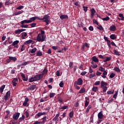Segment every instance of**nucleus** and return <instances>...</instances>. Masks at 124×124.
<instances>
[{
  "label": "nucleus",
  "instance_id": "nucleus-20",
  "mask_svg": "<svg viewBox=\"0 0 124 124\" xmlns=\"http://www.w3.org/2000/svg\"><path fill=\"white\" fill-rule=\"evenodd\" d=\"M24 11H19L18 12H16L13 14V16H17V15H20V14H22Z\"/></svg>",
  "mask_w": 124,
  "mask_h": 124
},
{
  "label": "nucleus",
  "instance_id": "nucleus-29",
  "mask_svg": "<svg viewBox=\"0 0 124 124\" xmlns=\"http://www.w3.org/2000/svg\"><path fill=\"white\" fill-rule=\"evenodd\" d=\"M60 117V114H57L55 117L53 119L52 121H53L54 122L57 121V120H58V118H59Z\"/></svg>",
  "mask_w": 124,
  "mask_h": 124
},
{
  "label": "nucleus",
  "instance_id": "nucleus-13",
  "mask_svg": "<svg viewBox=\"0 0 124 124\" xmlns=\"http://www.w3.org/2000/svg\"><path fill=\"white\" fill-rule=\"evenodd\" d=\"M116 30V26L114 25H112L109 28V31H115Z\"/></svg>",
  "mask_w": 124,
  "mask_h": 124
},
{
  "label": "nucleus",
  "instance_id": "nucleus-9",
  "mask_svg": "<svg viewBox=\"0 0 124 124\" xmlns=\"http://www.w3.org/2000/svg\"><path fill=\"white\" fill-rule=\"evenodd\" d=\"M17 82H18V78H14L12 81V85H14V87H16V86H17Z\"/></svg>",
  "mask_w": 124,
  "mask_h": 124
},
{
  "label": "nucleus",
  "instance_id": "nucleus-37",
  "mask_svg": "<svg viewBox=\"0 0 124 124\" xmlns=\"http://www.w3.org/2000/svg\"><path fill=\"white\" fill-rule=\"evenodd\" d=\"M102 89H103V93H106V91L108 90V87H107V86H105V87H102Z\"/></svg>",
  "mask_w": 124,
  "mask_h": 124
},
{
  "label": "nucleus",
  "instance_id": "nucleus-61",
  "mask_svg": "<svg viewBox=\"0 0 124 124\" xmlns=\"http://www.w3.org/2000/svg\"><path fill=\"white\" fill-rule=\"evenodd\" d=\"M94 85L95 86H98V85H100V81H96Z\"/></svg>",
  "mask_w": 124,
  "mask_h": 124
},
{
  "label": "nucleus",
  "instance_id": "nucleus-50",
  "mask_svg": "<svg viewBox=\"0 0 124 124\" xmlns=\"http://www.w3.org/2000/svg\"><path fill=\"white\" fill-rule=\"evenodd\" d=\"M25 49H26V47L25 46V45H23L21 46L20 50L21 51V52H23V51H24V50H25Z\"/></svg>",
  "mask_w": 124,
  "mask_h": 124
},
{
  "label": "nucleus",
  "instance_id": "nucleus-18",
  "mask_svg": "<svg viewBox=\"0 0 124 124\" xmlns=\"http://www.w3.org/2000/svg\"><path fill=\"white\" fill-rule=\"evenodd\" d=\"M108 85V83L105 82L103 81L101 82V88H103V87H106Z\"/></svg>",
  "mask_w": 124,
  "mask_h": 124
},
{
  "label": "nucleus",
  "instance_id": "nucleus-3",
  "mask_svg": "<svg viewBox=\"0 0 124 124\" xmlns=\"http://www.w3.org/2000/svg\"><path fill=\"white\" fill-rule=\"evenodd\" d=\"M36 40L38 42H43V41H45V36H44V35H41V34L39 33L37 36Z\"/></svg>",
  "mask_w": 124,
  "mask_h": 124
},
{
  "label": "nucleus",
  "instance_id": "nucleus-25",
  "mask_svg": "<svg viewBox=\"0 0 124 124\" xmlns=\"http://www.w3.org/2000/svg\"><path fill=\"white\" fill-rule=\"evenodd\" d=\"M9 59H10L11 61H13V62H16V61H17V58H16V57H13L12 56L9 57Z\"/></svg>",
  "mask_w": 124,
  "mask_h": 124
},
{
  "label": "nucleus",
  "instance_id": "nucleus-38",
  "mask_svg": "<svg viewBox=\"0 0 124 124\" xmlns=\"http://www.w3.org/2000/svg\"><path fill=\"white\" fill-rule=\"evenodd\" d=\"M25 115H22V117L19 118V123H20V122H22V121L25 120Z\"/></svg>",
  "mask_w": 124,
  "mask_h": 124
},
{
  "label": "nucleus",
  "instance_id": "nucleus-34",
  "mask_svg": "<svg viewBox=\"0 0 124 124\" xmlns=\"http://www.w3.org/2000/svg\"><path fill=\"white\" fill-rule=\"evenodd\" d=\"M98 27H97V29L98 30H100V31H104V28L102 27V25H99Z\"/></svg>",
  "mask_w": 124,
  "mask_h": 124
},
{
  "label": "nucleus",
  "instance_id": "nucleus-60",
  "mask_svg": "<svg viewBox=\"0 0 124 124\" xmlns=\"http://www.w3.org/2000/svg\"><path fill=\"white\" fill-rule=\"evenodd\" d=\"M24 114L26 116V118H29V117H30V114H29V112H28V111H25Z\"/></svg>",
  "mask_w": 124,
  "mask_h": 124
},
{
  "label": "nucleus",
  "instance_id": "nucleus-21",
  "mask_svg": "<svg viewBox=\"0 0 124 124\" xmlns=\"http://www.w3.org/2000/svg\"><path fill=\"white\" fill-rule=\"evenodd\" d=\"M28 34H27V32H23L21 33V38L22 39H25V37H27V36Z\"/></svg>",
  "mask_w": 124,
  "mask_h": 124
},
{
  "label": "nucleus",
  "instance_id": "nucleus-24",
  "mask_svg": "<svg viewBox=\"0 0 124 124\" xmlns=\"http://www.w3.org/2000/svg\"><path fill=\"white\" fill-rule=\"evenodd\" d=\"M109 61H111V57H106V59H104V62H109Z\"/></svg>",
  "mask_w": 124,
  "mask_h": 124
},
{
  "label": "nucleus",
  "instance_id": "nucleus-47",
  "mask_svg": "<svg viewBox=\"0 0 124 124\" xmlns=\"http://www.w3.org/2000/svg\"><path fill=\"white\" fill-rule=\"evenodd\" d=\"M99 70L102 72H103V71L105 70V69L101 66L99 68Z\"/></svg>",
  "mask_w": 124,
  "mask_h": 124
},
{
  "label": "nucleus",
  "instance_id": "nucleus-7",
  "mask_svg": "<svg viewBox=\"0 0 124 124\" xmlns=\"http://www.w3.org/2000/svg\"><path fill=\"white\" fill-rule=\"evenodd\" d=\"M36 89V85H31L27 88V91H33Z\"/></svg>",
  "mask_w": 124,
  "mask_h": 124
},
{
  "label": "nucleus",
  "instance_id": "nucleus-15",
  "mask_svg": "<svg viewBox=\"0 0 124 124\" xmlns=\"http://www.w3.org/2000/svg\"><path fill=\"white\" fill-rule=\"evenodd\" d=\"M95 13V10H94V8H92L91 9V17L92 18H93Z\"/></svg>",
  "mask_w": 124,
  "mask_h": 124
},
{
  "label": "nucleus",
  "instance_id": "nucleus-49",
  "mask_svg": "<svg viewBox=\"0 0 124 124\" xmlns=\"http://www.w3.org/2000/svg\"><path fill=\"white\" fill-rule=\"evenodd\" d=\"M82 8H83L84 12H87V11H88V7L83 6Z\"/></svg>",
  "mask_w": 124,
  "mask_h": 124
},
{
  "label": "nucleus",
  "instance_id": "nucleus-35",
  "mask_svg": "<svg viewBox=\"0 0 124 124\" xmlns=\"http://www.w3.org/2000/svg\"><path fill=\"white\" fill-rule=\"evenodd\" d=\"M98 88L97 87L93 86L92 88V91L94 92V93H96Z\"/></svg>",
  "mask_w": 124,
  "mask_h": 124
},
{
  "label": "nucleus",
  "instance_id": "nucleus-41",
  "mask_svg": "<svg viewBox=\"0 0 124 124\" xmlns=\"http://www.w3.org/2000/svg\"><path fill=\"white\" fill-rule=\"evenodd\" d=\"M95 76V73H94L93 74H91L89 75V79H92V78H93Z\"/></svg>",
  "mask_w": 124,
  "mask_h": 124
},
{
  "label": "nucleus",
  "instance_id": "nucleus-6",
  "mask_svg": "<svg viewBox=\"0 0 124 124\" xmlns=\"http://www.w3.org/2000/svg\"><path fill=\"white\" fill-rule=\"evenodd\" d=\"M10 91H8L6 93L5 95L4 96V99L5 101H7V99H8V97H10Z\"/></svg>",
  "mask_w": 124,
  "mask_h": 124
},
{
  "label": "nucleus",
  "instance_id": "nucleus-31",
  "mask_svg": "<svg viewBox=\"0 0 124 124\" xmlns=\"http://www.w3.org/2000/svg\"><path fill=\"white\" fill-rule=\"evenodd\" d=\"M43 55V54H42V52L40 51V50H39L37 52V56L38 57H41V56H42Z\"/></svg>",
  "mask_w": 124,
  "mask_h": 124
},
{
  "label": "nucleus",
  "instance_id": "nucleus-43",
  "mask_svg": "<svg viewBox=\"0 0 124 124\" xmlns=\"http://www.w3.org/2000/svg\"><path fill=\"white\" fill-rule=\"evenodd\" d=\"M74 86L76 90H80V87L78 86V84L74 83Z\"/></svg>",
  "mask_w": 124,
  "mask_h": 124
},
{
  "label": "nucleus",
  "instance_id": "nucleus-39",
  "mask_svg": "<svg viewBox=\"0 0 124 124\" xmlns=\"http://www.w3.org/2000/svg\"><path fill=\"white\" fill-rule=\"evenodd\" d=\"M114 70L116 72H121V70L118 67H116L114 68Z\"/></svg>",
  "mask_w": 124,
  "mask_h": 124
},
{
  "label": "nucleus",
  "instance_id": "nucleus-40",
  "mask_svg": "<svg viewBox=\"0 0 124 124\" xmlns=\"http://www.w3.org/2000/svg\"><path fill=\"white\" fill-rule=\"evenodd\" d=\"M36 50H37V48L36 47L32 48V50L31 51V54H33L36 52Z\"/></svg>",
  "mask_w": 124,
  "mask_h": 124
},
{
  "label": "nucleus",
  "instance_id": "nucleus-8",
  "mask_svg": "<svg viewBox=\"0 0 124 124\" xmlns=\"http://www.w3.org/2000/svg\"><path fill=\"white\" fill-rule=\"evenodd\" d=\"M18 43H19V41L16 40L13 42L12 45V46H14V48H16V49H18Z\"/></svg>",
  "mask_w": 124,
  "mask_h": 124
},
{
  "label": "nucleus",
  "instance_id": "nucleus-19",
  "mask_svg": "<svg viewBox=\"0 0 124 124\" xmlns=\"http://www.w3.org/2000/svg\"><path fill=\"white\" fill-rule=\"evenodd\" d=\"M109 37L112 40H115V39H117V36L115 34H112L109 36Z\"/></svg>",
  "mask_w": 124,
  "mask_h": 124
},
{
  "label": "nucleus",
  "instance_id": "nucleus-22",
  "mask_svg": "<svg viewBox=\"0 0 124 124\" xmlns=\"http://www.w3.org/2000/svg\"><path fill=\"white\" fill-rule=\"evenodd\" d=\"M29 23H30V20L29 19H26L21 21V25H23V24H28Z\"/></svg>",
  "mask_w": 124,
  "mask_h": 124
},
{
  "label": "nucleus",
  "instance_id": "nucleus-30",
  "mask_svg": "<svg viewBox=\"0 0 124 124\" xmlns=\"http://www.w3.org/2000/svg\"><path fill=\"white\" fill-rule=\"evenodd\" d=\"M113 52L114 55H116V56H120V52L119 51L116 50V49L113 50Z\"/></svg>",
  "mask_w": 124,
  "mask_h": 124
},
{
  "label": "nucleus",
  "instance_id": "nucleus-42",
  "mask_svg": "<svg viewBox=\"0 0 124 124\" xmlns=\"http://www.w3.org/2000/svg\"><path fill=\"white\" fill-rule=\"evenodd\" d=\"M102 20H103V21H109V20H110V17L107 16L106 17L102 18Z\"/></svg>",
  "mask_w": 124,
  "mask_h": 124
},
{
  "label": "nucleus",
  "instance_id": "nucleus-51",
  "mask_svg": "<svg viewBox=\"0 0 124 124\" xmlns=\"http://www.w3.org/2000/svg\"><path fill=\"white\" fill-rule=\"evenodd\" d=\"M59 86L60 87H61V88H63V86H64V84L63 83V82L62 81L59 84Z\"/></svg>",
  "mask_w": 124,
  "mask_h": 124
},
{
  "label": "nucleus",
  "instance_id": "nucleus-45",
  "mask_svg": "<svg viewBox=\"0 0 124 124\" xmlns=\"http://www.w3.org/2000/svg\"><path fill=\"white\" fill-rule=\"evenodd\" d=\"M116 74H115L114 73H111L110 75L109 76V78H114V77H115Z\"/></svg>",
  "mask_w": 124,
  "mask_h": 124
},
{
  "label": "nucleus",
  "instance_id": "nucleus-64",
  "mask_svg": "<svg viewBox=\"0 0 124 124\" xmlns=\"http://www.w3.org/2000/svg\"><path fill=\"white\" fill-rule=\"evenodd\" d=\"M41 116H42L41 112H39L36 115L35 118H36V117H41Z\"/></svg>",
  "mask_w": 124,
  "mask_h": 124
},
{
  "label": "nucleus",
  "instance_id": "nucleus-46",
  "mask_svg": "<svg viewBox=\"0 0 124 124\" xmlns=\"http://www.w3.org/2000/svg\"><path fill=\"white\" fill-rule=\"evenodd\" d=\"M21 32H22L21 29H18L15 31V33H16V34H18V33H21Z\"/></svg>",
  "mask_w": 124,
  "mask_h": 124
},
{
  "label": "nucleus",
  "instance_id": "nucleus-33",
  "mask_svg": "<svg viewBox=\"0 0 124 124\" xmlns=\"http://www.w3.org/2000/svg\"><path fill=\"white\" fill-rule=\"evenodd\" d=\"M119 16L120 18H121V19H119V20H121V21H124V15L123 14H120L119 15Z\"/></svg>",
  "mask_w": 124,
  "mask_h": 124
},
{
  "label": "nucleus",
  "instance_id": "nucleus-5",
  "mask_svg": "<svg viewBox=\"0 0 124 124\" xmlns=\"http://www.w3.org/2000/svg\"><path fill=\"white\" fill-rule=\"evenodd\" d=\"M19 117H20V113H16L13 115V119H14V120H15L16 121H17V120L19 119Z\"/></svg>",
  "mask_w": 124,
  "mask_h": 124
},
{
  "label": "nucleus",
  "instance_id": "nucleus-54",
  "mask_svg": "<svg viewBox=\"0 0 124 124\" xmlns=\"http://www.w3.org/2000/svg\"><path fill=\"white\" fill-rule=\"evenodd\" d=\"M107 93L108 94H113L114 93V90L112 91H108L107 92Z\"/></svg>",
  "mask_w": 124,
  "mask_h": 124
},
{
  "label": "nucleus",
  "instance_id": "nucleus-63",
  "mask_svg": "<svg viewBox=\"0 0 124 124\" xmlns=\"http://www.w3.org/2000/svg\"><path fill=\"white\" fill-rule=\"evenodd\" d=\"M52 48L53 49V50H57V49H59V46H52Z\"/></svg>",
  "mask_w": 124,
  "mask_h": 124
},
{
  "label": "nucleus",
  "instance_id": "nucleus-48",
  "mask_svg": "<svg viewBox=\"0 0 124 124\" xmlns=\"http://www.w3.org/2000/svg\"><path fill=\"white\" fill-rule=\"evenodd\" d=\"M29 26H31V28H34V27L36 26V23H31L29 25Z\"/></svg>",
  "mask_w": 124,
  "mask_h": 124
},
{
  "label": "nucleus",
  "instance_id": "nucleus-53",
  "mask_svg": "<svg viewBox=\"0 0 124 124\" xmlns=\"http://www.w3.org/2000/svg\"><path fill=\"white\" fill-rule=\"evenodd\" d=\"M98 57L100 59H102L103 60H105V59H106V57H104L102 55H99Z\"/></svg>",
  "mask_w": 124,
  "mask_h": 124
},
{
  "label": "nucleus",
  "instance_id": "nucleus-32",
  "mask_svg": "<svg viewBox=\"0 0 124 124\" xmlns=\"http://www.w3.org/2000/svg\"><path fill=\"white\" fill-rule=\"evenodd\" d=\"M10 4H12V2H11V0H8V1H6L5 3V5H9Z\"/></svg>",
  "mask_w": 124,
  "mask_h": 124
},
{
  "label": "nucleus",
  "instance_id": "nucleus-36",
  "mask_svg": "<svg viewBox=\"0 0 124 124\" xmlns=\"http://www.w3.org/2000/svg\"><path fill=\"white\" fill-rule=\"evenodd\" d=\"M5 88V85H2L1 87H0V93H3V90Z\"/></svg>",
  "mask_w": 124,
  "mask_h": 124
},
{
  "label": "nucleus",
  "instance_id": "nucleus-58",
  "mask_svg": "<svg viewBox=\"0 0 124 124\" xmlns=\"http://www.w3.org/2000/svg\"><path fill=\"white\" fill-rule=\"evenodd\" d=\"M89 103H90V102H88L87 100H85V107H88V105H89Z\"/></svg>",
  "mask_w": 124,
  "mask_h": 124
},
{
  "label": "nucleus",
  "instance_id": "nucleus-28",
  "mask_svg": "<svg viewBox=\"0 0 124 124\" xmlns=\"http://www.w3.org/2000/svg\"><path fill=\"white\" fill-rule=\"evenodd\" d=\"M92 105L88 106V107L86 109V113H89V112H90V109H92Z\"/></svg>",
  "mask_w": 124,
  "mask_h": 124
},
{
  "label": "nucleus",
  "instance_id": "nucleus-1",
  "mask_svg": "<svg viewBox=\"0 0 124 124\" xmlns=\"http://www.w3.org/2000/svg\"><path fill=\"white\" fill-rule=\"evenodd\" d=\"M44 74L40 75H36L35 76L31 77L29 79V82L30 83H32V82H35V81H39L42 79L43 78Z\"/></svg>",
  "mask_w": 124,
  "mask_h": 124
},
{
  "label": "nucleus",
  "instance_id": "nucleus-11",
  "mask_svg": "<svg viewBox=\"0 0 124 124\" xmlns=\"http://www.w3.org/2000/svg\"><path fill=\"white\" fill-rule=\"evenodd\" d=\"M28 102H29V98L26 97V98H25V101H24V102L23 103V106L28 107V106H29V105H28Z\"/></svg>",
  "mask_w": 124,
  "mask_h": 124
},
{
  "label": "nucleus",
  "instance_id": "nucleus-52",
  "mask_svg": "<svg viewBox=\"0 0 124 124\" xmlns=\"http://www.w3.org/2000/svg\"><path fill=\"white\" fill-rule=\"evenodd\" d=\"M20 27H21V28H28V27H29V25H24V24H21V25H20Z\"/></svg>",
  "mask_w": 124,
  "mask_h": 124
},
{
  "label": "nucleus",
  "instance_id": "nucleus-17",
  "mask_svg": "<svg viewBox=\"0 0 124 124\" xmlns=\"http://www.w3.org/2000/svg\"><path fill=\"white\" fill-rule=\"evenodd\" d=\"M92 60L94 62H99V60H98V59L97 58H96V56H93L92 58Z\"/></svg>",
  "mask_w": 124,
  "mask_h": 124
},
{
  "label": "nucleus",
  "instance_id": "nucleus-14",
  "mask_svg": "<svg viewBox=\"0 0 124 124\" xmlns=\"http://www.w3.org/2000/svg\"><path fill=\"white\" fill-rule=\"evenodd\" d=\"M60 19H61V20H63V19H68V16L66 15H62L60 16Z\"/></svg>",
  "mask_w": 124,
  "mask_h": 124
},
{
  "label": "nucleus",
  "instance_id": "nucleus-10",
  "mask_svg": "<svg viewBox=\"0 0 124 124\" xmlns=\"http://www.w3.org/2000/svg\"><path fill=\"white\" fill-rule=\"evenodd\" d=\"M36 19L39 20V17H38V16L32 17L30 18V19H29V22L32 23V22H33V21H35Z\"/></svg>",
  "mask_w": 124,
  "mask_h": 124
},
{
  "label": "nucleus",
  "instance_id": "nucleus-59",
  "mask_svg": "<svg viewBox=\"0 0 124 124\" xmlns=\"http://www.w3.org/2000/svg\"><path fill=\"white\" fill-rule=\"evenodd\" d=\"M68 108V106H64L61 107V109H62L63 110H65V109H67Z\"/></svg>",
  "mask_w": 124,
  "mask_h": 124
},
{
  "label": "nucleus",
  "instance_id": "nucleus-55",
  "mask_svg": "<svg viewBox=\"0 0 124 124\" xmlns=\"http://www.w3.org/2000/svg\"><path fill=\"white\" fill-rule=\"evenodd\" d=\"M32 40H29L25 42V43H27V44H30V43H32Z\"/></svg>",
  "mask_w": 124,
  "mask_h": 124
},
{
  "label": "nucleus",
  "instance_id": "nucleus-57",
  "mask_svg": "<svg viewBox=\"0 0 124 124\" xmlns=\"http://www.w3.org/2000/svg\"><path fill=\"white\" fill-rule=\"evenodd\" d=\"M117 95H118V91H117L116 93L113 95V98H115V99H116V98H117Z\"/></svg>",
  "mask_w": 124,
  "mask_h": 124
},
{
  "label": "nucleus",
  "instance_id": "nucleus-2",
  "mask_svg": "<svg viewBox=\"0 0 124 124\" xmlns=\"http://www.w3.org/2000/svg\"><path fill=\"white\" fill-rule=\"evenodd\" d=\"M50 16H48V15H45L43 18L39 17V20L40 21H43V22H45L46 23V26H48L49 25V22H50Z\"/></svg>",
  "mask_w": 124,
  "mask_h": 124
},
{
  "label": "nucleus",
  "instance_id": "nucleus-12",
  "mask_svg": "<svg viewBox=\"0 0 124 124\" xmlns=\"http://www.w3.org/2000/svg\"><path fill=\"white\" fill-rule=\"evenodd\" d=\"M103 117H104V115H103V113H102V111H101L98 114V118L100 120H102V119H103Z\"/></svg>",
  "mask_w": 124,
  "mask_h": 124
},
{
  "label": "nucleus",
  "instance_id": "nucleus-44",
  "mask_svg": "<svg viewBox=\"0 0 124 124\" xmlns=\"http://www.w3.org/2000/svg\"><path fill=\"white\" fill-rule=\"evenodd\" d=\"M56 95V93H50L49 94V97L50 98H52V97H54Z\"/></svg>",
  "mask_w": 124,
  "mask_h": 124
},
{
  "label": "nucleus",
  "instance_id": "nucleus-27",
  "mask_svg": "<svg viewBox=\"0 0 124 124\" xmlns=\"http://www.w3.org/2000/svg\"><path fill=\"white\" fill-rule=\"evenodd\" d=\"M73 116H74V112H73V110H72L71 112L69 113L70 119H72V118L73 117Z\"/></svg>",
  "mask_w": 124,
  "mask_h": 124
},
{
  "label": "nucleus",
  "instance_id": "nucleus-16",
  "mask_svg": "<svg viewBox=\"0 0 124 124\" xmlns=\"http://www.w3.org/2000/svg\"><path fill=\"white\" fill-rule=\"evenodd\" d=\"M21 76L22 78V80H23L24 81H25L26 82L28 81V77L26 78V76L25 75V74H24V73H22L21 74Z\"/></svg>",
  "mask_w": 124,
  "mask_h": 124
},
{
  "label": "nucleus",
  "instance_id": "nucleus-56",
  "mask_svg": "<svg viewBox=\"0 0 124 124\" xmlns=\"http://www.w3.org/2000/svg\"><path fill=\"white\" fill-rule=\"evenodd\" d=\"M93 23H94V24H96V25H97V26H99L98 22H97V21H96V20L95 19H93Z\"/></svg>",
  "mask_w": 124,
  "mask_h": 124
},
{
  "label": "nucleus",
  "instance_id": "nucleus-26",
  "mask_svg": "<svg viewBox=\"0 0 124 124\" xmlns=\"http://www.w3.org/2000/svg\"><path fill=\"white\" fill-rule=\"evenodd\" d=\"M57 100L60 103H62V102L63 101V100H62V97H61V96H58V97H57Z\"/></svg>",
  "mask_w": 124,
  "mask_h": 124
},
{
  "label": "nucleus",
  "instance_id": "nucleus-23",
  "mask_svg": "<svg viewBox=\"0 0 124 124\" xmlns=\"http://www.w3.org/2000/svg\"><path fill=\"white\" fill-rule=\"evenodd\" d=\"M86 93V89L84 88H81L78 92V93Z\"/></svg>",
  "mask_w": 124,
  "mask_h": 124
},
{
  "label": "nucleus",
  "instance_id": "nucleus-4",
  "mask_svg": "<svg viewBox=\"0 0 124 124\" xmlns=\"http://www.w3.org/2000/svg\"><path fill=\"white\" fill-rule=\"evenodd\" d=\"M74 84H76L77 85H78V86L83 85V80L82 79V78H78V80L75 81Z\"/></svg>",
  "mask_w": 124,
  "mask_h": 124
},
{
  "label": "nucleus",
  "instance_id": "nucleus-62",
  "mask_svg": "<svg viewBox=\"0 0 124 124\" xmlns=\"http://www.w3.org/2000/svg\"><path fill=\"white\" fill-rule=\"evenodd\" d=\"M97 66H98L97 64H94L93 65H91V67H93V68H94V69L96 68Z\"/></svg>",
  "mask_w": 124,
  "mask_h": 124
}]
</instances>
